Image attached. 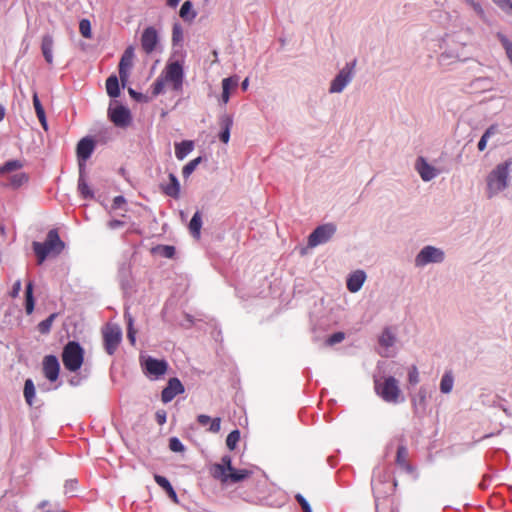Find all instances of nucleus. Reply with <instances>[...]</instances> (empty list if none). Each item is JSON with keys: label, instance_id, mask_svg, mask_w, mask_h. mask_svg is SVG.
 <instances>
[{"label": "nucleus", "instance_id": "f03ea898", "mask_svg": "<svg viewBox=\"0 0 512 512\" xmlns=\"http://www.w3.org/2000/svg\"><path fill=\"white\" fill-rule=\"evenodd\" d=\"M512 165V159L498 164L487 176V193L491 198L497 193L503 191L508 186L509 169Z\"/></svg>", "mask_w": 512, "mask_h": 512}, {"label": "nucleus", "instance_id": "e2e57ef3", "mask_svg": "<svg viewBox=\"0 0 512 512\" xmlns=\"http://www.w3.org/2000/svg\"><path fill=\"white\" fill-rule=\"evenodd\" d=\"M33 105L35 109L42 107V104L36 92L33 94Z\"/></svg>", "mask_w": 512, "mask_h": 512}, {"label": "nucleus", "instance_id": "a211bd4d", "mask_svg": "<svg viewBox=\"0 0 512 512\" xmlns=\"http://www.w3.org/2000/svg\"><path fill=\"white\" fill-rule=\"evenodd\" d=\"M416 169L424 181H430L437 175L436 169L422 157L417 160Z\"/></svg>", "mask_w": 512, "mask_h": 512}, {"label": "nucleus", "instance_id": "1a4fd4ad", "mask_svg": "<svg viewBox=\"0 0 512 512\" xmlns=\"http://www.w3.org/2000/svg\"><path fill=\"white\" fill-rule=\"evenodd\" d=\"M143 371L148 376L158 378L164 375L168 369V363L165 360H159L148 356L141 362Z\"/></svg>", "mask_w": 512, "mask_h": 512}, {"label": "nucleus", "instance_id": "79ce46f5", "mask_svg": "<svg viewBox=\"0 0 512 512\" xmlns=\"http://www.w3.org/2000/svg\"><path fill=\"white\" fill-rule=\"evenodd\" d=\"M240 440V432L239 430L231 431L226 438V445L230 450H234L236 448L237 443Z\"/></svg>", "mask_w": 512, "mask_h": 512}, {"label": "nucleus", "instance_id": "09e8293b", "mask_svg": "<svg viewBox=\"0 0 512 512\" xmlns=\"http://www.w3.org/2000/svg\"><path fill=\"white\" fill-rule=\"evenodd\" d=\"M408 381L412 385H416L419 382V373L416 366H412L408 372Z\"/></svg>", "mask_w": 512, "mask_h": 512}, {"label": "nucleus", "instance_id": "bb28decb", "mask_svg": "<svg viewBox=\"0 0 512 512\" xmlns=\"http://www.w3.org/2000/svg\"><path fill=\"white\" fill-rule=\"evenodd\" d=\"M194 148L193 141L184 140L175 144V155L179 160H183Z\"/></svg>", "mask_w": 512, "mask_h": 512}, {"label": "nucleus", "instance_id": "603ef678", "mask_svg": "<svg viewBox=\"0 0 512 512\" xmlns=\"http://www.w3.org/2000/svg\"><path fill=\"white\" fill-rule=\"evenodd\" d=\"M470 6L471 8L481 17V18H484L485 16V12L482 8V6L480 5V3L476 2L475 0H465Z\"/></svg>", "mask_w": 512, "mask_h": 512}, {"label": "nucleus", "instance_id": "2eb2a0df", "mask_svg": "<svg viewBox=\"0 0 512 512\" xmlns=\"http://www.w3.org/2000/svg\"><path fill=\"white\" fill-rule=\"evenodd\" d=\"M133 57H134V50L132 47H128L124 51V53L121 57V60L119 63V77H120V80L123 85L128 80V77H129L128 70L132 66Z\"/></svg>", "mask_w": 512, "mask_h": 512}, {"label": "nucleus", "instance_id": "9d476101", "mask_svg": "<svg viewBox=\"0 0 512 512\" xmlns=\"http://www.w3.org/2000/svg\"><path fill=\"white\" fill-rule=\"evenodd\" d=\"M444 260V253L433 246L424 247L415 259L416 266H424L428 263H440Z\"/></svg>", "mask_w": 512, "mask_h": 512}, {"label": "nucleus", "instance_id": "c85d7f7f", "mask_svg": "<svg viewBox=\"0 0 512 512\" xmlns=\"http://www.w3.org/2000/svg\"><path fill=\"white\" fill-rule=\"evenodd\" d=\"M251 474H252V472L250 470H247V469L237 470V469L233 468V470L230 471L229 474L226 475L225 478H223V480L226 481L229 479L231 482L237 483V482L247 479L248 477H250Z\"/></svg>", "mask_w": 512, "mask_h": 512}, {"label": "nucleus", "instance_id": "338daca9", "mask_svg": "<svg viewBox=\"0 0 512 512\" xmlns=\"http://www.w3.org/2000/svg\"><path fill=\"white\" fill-rule=\"evenodd\" d=\"M35 112H36L37 118L46 116L43 106L35 109Z\"/></svg>", "mask_w": 512, "mask_h": 512}, {"label": "nucleus", "instance_id": "6e6552de", "mask_svg": "<svg viewBox=\"0 0 512 512\" xmlns=\"http://www.w3.org/2000/svg\"><path fill=\"white\" fill-rule=\"evenodd\" d=\"M356 61L346 64L332 81L329 91L331 93H340L351 81Z\"/></svg>", "mask_w": 512, "mask_h": 512}, {"label": "nucleus", "instance_id": "680f3d73", "mask_svg": "<svg viewBox=\"0 0 512 512\" xmlns=\"http://www.w3.org/2000/svg\"><path fill=\"white\" fill-rule=\"evenodd\" d=\"M107 226L110 229H116V228L124 226V222L121 220H111L107 223Z\"/></svg>", "mask_w": 512, "mask_h": 512}, {"label": "nucleus", "instance_id": "e433bc0d", "mask_svg": "<svg viewBox=\"0 0 512 512\" xmlns=\"http://www.w3.org/2000/svg\"><path fill=\"white\" fill-rule=\"evenodd\" d=\"M125 319L127 321V338L132 345L136 343V330L134 329V319L129 313H125Z\"/></svg>", "mask_w": 512, "mask_h": 512}, {"label": "nucleus", "instance_id": "2f4dec72", "mask_svg": "<svg viewBox=\"0 0 512 512\" xmlns=\"http://www.w3.org/2000/svg\"><path fill=\"white\" fill-rule=\"evenodd\" d=\"M202 227V218L199 211H197L189 223V230L193 237L199 239L200 238V230Z\"/></svg>", "mask_w": 512, "mask_h": 512}, {"label": "nucleus", "instance_id": "f3484780", "mask_svg": "<svg viewBox=\"0 0 512 512\" xmlns=\"http://www.w3.org/2000/svg\"><path fill=\"white\" fill-rule=\"evenodd\" d=\"M408 456L409 453L406 446L400 445L397 449L395 462L401 469L405 470L407 473L412 474L415 472V469L410 464Z\"/></svg>", "mask_w": 512, "mask_h": 512}, {"label": "nucleus", "instance_id": "6e6d98bb", "mask_svg": "<svg viewBox=\"0 0 512 512\" xmlns=\"http://www.w3.org/2000/svg\"><path fill=\"white\" fill-rule=\"evenodd\" d=\"M124 204H126V199L123 196H116L113 199L112 208L120 209Z\"/></svg>", "mask_w": 512, "mask_h": 512}, {"label": "nucleus", "instance_id": "cd10ccee", "mask_svg": "<svg viewBox=\"0 0 512 512\" xmlns=\"http://www.w3.org/2000/svg\"><path fill=\"white\" fill-rule=\"evenodd\" d=\"M412 406L416 414H423L426 410V392L420 389L418 395L412 400Z\"/></svg>", "mask_w": 512, "mask_h": 512}, {"label": "nucleus", "instance_id": "6ab92c4d", "mask_svg": "<svg viewBox=\"0 0 512 512\" xmlns=\"http://www.w3.org/2000/svg\"><path fill=\"white\" fill-rule=\"evenodd\" d=\"M365 279H366V275L363 271H361V270L355 271L347 279V289L352 293L359 291L361 289Z\"/></svg>", "mask_w": 512, "mask_h": 512}, {"label": "nucleus", "instance_id": "5701e85b", "mask_svg": "<svg viewBox=\"0 0 512 512\" xmlns=\"http://www.w3.org/2000/svg\"><path fill=\"white\" fill-rule=\"evenodd\" d=\"M154 480L167 493L168 497L174 503H178V496L167 478H165L164 476L155 474Z\"/></svg>", "mask_w": 512, "mask_h": 512}, {"label": "nucleus", "instance_id": "393cba45", "mask_svg": "<svg viewBox=\"0 0 512 512\" xmlns=\"http://www.w3.org/2000/svg\"><path fill=\"white\" fill-rule=\"evenodd\" d=\"M220 125L223 128L221 133L219 134V139L223 143H228L230 139V130L233 125V119L229 115H223L220 119Z\"/></svg>", "mask_w": 512, "mask_h": 512}, {"label": "nucleus", "instance_id": "dca6fc26", "mask_svg": "<svg viewBox=\"0 0 512 512\" xmlns=\"http://www.w3.org/2000/svg\"><path fill=\"white\" fill-rule=\"evenodd\" d=\"M94 150V142L89 138L81 139L77 144V157L79 159V164L84 162L91 156Z\"/></svg>", "mask_w": 512, "mask_h": 512}, {"label": "nucleus", "instance_id": "a19ab883", "mask_svg": "<svg viewBox=\"0 0 512 512\" xmlns=\"http://www.w3.org/2000/svg\"><path fill=\"white\" fill-rule=\"evenodd\" d=\"M394 342H395V337H394L393 333L389 329H385L379 338V343L382 346L390 347L394 344Z\"/></svg>", "mask_w": 512, "mask_h": 512}, {"label": "nucleus", "instance_id": "864d4df0", "mask_svg": "<svg viewBox=\"0 0 512 512\" xmlns=\"http://www.w3.org/2000/svg\"><path fill=\"white\" fill-rule=\"evenodd\" d=\"M295 499L297 500V502L299 503L304 512H312L310 505L301 494H297L295 496Z\"/></svg>", "mask_w": 512, "mask_h": 512}, {"label": "nucleus", "instance_id": "c756f323", "mask_svg": "<svg viewBox=\"0 0 512 512\" xmlns=\"http://www.w3.org/2000/svg\"><path fill=\"white\" fill-rule=\"evenodd\" d=\"M106 91H107V94L112 98H116L119 96V94H120L119 81L115 75H111L107 78Z\"/></svg>", "mask_w": 512, "mask_h": 512}, {"label": "nucleus", "instance_id": "0eeeda50", "mask_svg": "<svg viewBox=\"0 0 512 512\" xmlns=\"http://www.w3.org/2000/svg\"><path fill=\"white\" fill-rule=\"evenodd\" d=\"M336 232V226L332 223H327L318 226L308 238L309 247H316L320 244L327 242Z\"/></svg>", "mask_w": 512, "mask_h": 512}, {"label": "nucleus", "instance_id": "bf43d9fd", "mask_svg": "<svg viewBox=\"0 0 512 512\" xmlns=\"http://www.w3.org/2000/svg\"><path fill=\"white\" fill-rule=\"evenodd\" d=\"M221 465H224V468L226 469V471L228 470L230 472L233 470L231 458L229 456L222 457Z\"/></svg>", "mask_w": 512, "mask_h": 512}, {"label": "nucleus", "instance_id": "20e7f679", "mask_svg": "<svg viewBox=\"0 0 512 512\" xmlns=\"http://www.w3.org/2000/svg\"><path fill=\"white\" fill-rule=\"evenodd\" d=\"M375 390L384 401L389 403H397L401 394L398 381L392 376L384 378L382 382L375 381Z\"/></svg>", "mask_w": 512, "mask_h": 512}, {"label": "nucleus", "instance_id": "39448f33", "mask_svg": "<svg viewBox=\"0 0 512 512\" xmlns=\"http://www.w3.org/2000/svg\"><path fill=\"white\" fill-rule=\"evenodd\" d=\"M104 349L109 355H113L122 340V330L116 324L108 323L102 329Z\"/></svg>", "mask_w": 512, "mask_h": 512}, {"label": "nucleus", "instance_id": "49530a36", "mask_svg": "<svg viewBox=\"0 0 512 512\" xmlns=\"http://www.w3.org/2000/svg\"><path fill=\"white\" fill-rule=\"evenodd\" d=\"M169 448L173 452H183L184 451V445L176 437L170 438V440H169Z\"/></svg>", "mask_w": 512, "mask_h": 512}, {"label": "nucleus", "instance_id": "aec40b11", "mask_svg": "<svg viewBox=\"0 0 512 512\" xmlns=\"http://www.w3.org/2000/svg\"><path fill=\"white\" fill-rule=\"evenodd\" d=\"M197 422L201 426H207L209 424L208 431L211 433H218L221 429V418H211L208 415L200 414L197 416Z\"/></svg>", "mask_w": 512, "mask_h": 512}, {"label": "nucleus", "instance_id": "b1692460", "mask_svg": "<svg viewBox=\"0 0 512 512\" xmlns=\"http://www.w3.org/2000/svg\"><path fill=\"white\" fill-rule=\"evenodd\" d=\"M238 77H228L222 80V101L227 104L230 99V90L234 89L238 85Z\"/></svg>", "mask_w": 512, "mask_h": 512}, {"label": "nucleus", "instance_id": "7c9ffc66", "mask_svg": "<svg viewBox=\"0 0 512 512\" xmlns=\"http://www.w3.org/2000/svg\"><path fill=\"white\" fill-rule=\"evenodd\" d=\"M22 168L23 163L20 160H9L0 166V175L5 176Z\"/></svg>", "mask_w": 512, "mask_h": 512}, {"label": "nucleus", "instance_id": "58836bf2", "mask_svg": "<svg viewBox=\"0 0 512 512\" xmlns=\"http://www.w3.org/2000/svg\"><path fill=\"white\" fill-rule=\"evenodd\" d=\"M56 317H57V313H52L48 318H46L45 320L41 321L37 325L38 331L41 334H48L50 332V330H51V327H52L53 322L56 319Z\"/></svg>", "mask_w": 512, "mask_h": 512}, {"label": "nucleus", "instance_id": "4c0bfd02", "mask_svg": "<svg viewBox=\"0 0 512 512\" xmlns=\"http://www.w3.org/2000/svg\"><path fill=\"white\" fill-rule=\"evenodd\" d=\"M453 382H454V379H453V375L451 372H446L442 379H441V382H440V390L442 393H449L451 392L452 388H453Z\"/></svg>", "mask_w": 512, "mask_h": 512}, {"label": "nucleus", "instance_id": "4468645a", "mask_svg": "<svg viewBox=\"0 0 512 512\" xmlns=\"http://www.w3.org/2000/svg\"><path fill=\"white\" fill-rule=\"evenodd\" d=\"M110 120L118 127H126L131 122L129 109L124 106H117L109 110Z\"/></svg>", "mask_w": 512, "mask_h": 512}, {"label": "nucleus", "instance_id": "3c124183", "mask_svg": "<svg viewBox=\"0 0 512 512\" xmlns=\"http://www.w3.org/2000/svg\"><path fill=\"white\" fill-rule=\"evenodd\" d=\"M345 338V335L343 332H336L334 334H332L328 339H327V344L328 345H334L336 343H340L341 341H343Z\"/></svg>", "mask_w": 512, "mask_h": 512}, {"label": "nucleus", "instance_id": "a18cd8bd", "mask_svg": "<svg viewBox=\"0 0 512 512\" xmlns=\"http://www.w3.org/2000/svg\"><path fill=\"white\" fill-rule=\"evenodd\" d=\"M165 83H168L165 78L161 75L159 76L156 81L152 85V93L154 95H159L163 92Z\"/></svg>", "mask_w": 512, "mask_h": 512}, {"label": "nucleus", "instance_id": "4d7b16f0", "mask_svg": "<svg viewBox=\"0 0 512 512\" xmlns=\"http://www.w3.org/2000/svg\"><path fill=\"white\" fill-rule=\"evenodd\" d=\"M156 421L159 425L166 423V412L164 410H158L155 414Z\"/></svg>", "mask_w": 512, "mask_h": 512}, {"label": "nucleus", "instance_id": "473e14b6", "mask_svg": "<svg viewBox=\"0 0 512 512\" xmlns=\"http://www.w3.org/2000/svg\"><path fill=\"white\" fill-rule=\"evenodd\" d=\"M497 132H498V126L496 124H493L490 127H488L478 142V145H477L478 150L484 151L487 146L488 139L490 137H492L493 135H495Z\"/></svg>", "mask_w": 512, "mask_h": 512}, {"label": "nucleus", "instance_id": "f704fd0d", "mask_svg": "<svg viewBox=\"0 0 512 512\" xmlns=\"http://www.w3.org/2000/svg\"><path fill=\"white\" fill-rule=\"evenodd\" d=\"M24 398L29 406H32L35 397V386L31 379H27L24 384Z\"/></svg>", "mask_w": 512, "mask_h": 512}, {"label": "nucleus", "instance_id": "69168bd1", "mask_svg": "<svg viewBox=\"0 0 512 512\" xmlns=\"http://www.w3.org/2000/svg\"><path fill=\"white\" fill-rule=\"evenodd\" d=\"M35 112H36L37 118L46 116L43 106L35 109Z\"/></svg>", "mask_w": 512, "mask_h": 512}, {"label": "nucleus", "instance_id": "de8ad7c7", "mask_svg": "<svg viewBox=\"0 0 512 512\" xmlns=\"http://www.w3.org/2000/svg\"><path fill=\"white\" fill-rule=\"evenodd\" d=\"M183 39V30L179 24H175L172 29V42L178 43Z\"/></svg>", "mask_w": 512, "mask_h": 512}, {"label": "nucleus", "instance_id": "a878e982", "mask_svg": "<svg viewBox=\"0 0 512 512\" xmlns=\"http://www.w3.org/2000/svg\"><path fill=\"white\" fill-rule=\"evenodd\" d=\"M80 175L78 180V190L81 194V196L85 199H91L94 197V193L89 187L88 183L86 182L84 176H83V164L80 163V169H79Z\"/></svg>", "mask_w": 512, "mask_h": 512}, {"label": "nucleus", "instance_id": "5fc2aeb1", "mask_svg": "<svg viewBox=\"0 0 512 512\" xmlns=\"http://www.w3.org/2000/svg\"><path fill=\"white\" fill-rule=\"evenodd\" d=\"M213 470H214V476L215 477H226V469L224 468V465H221V464H215L213 466Z\"/></svg>", "mask_w": 512, "mask_h": 512}, {"label": "nucleus", "instance_id": "423d86ee", "mask_svg": "<svg viewBox=\"0 0 512 512\" xmlns=\"http://www.w3.org/2000/svg\"><path fill=\"white\" fill-rule=\"evenodd\" d=\"M168 83L172 84L175 91H181L183 86V66L178 62L168 63L161 74Z\"/></svg>", "mask_w": 512, "mask_h": 512}, {"label": "nucleus", "instance_id": "4be33fe9", "mask_svg": "<svg viewBox=\"0 0 512 512\" xmlns=\"http://www.w3.org/2000/svg\"><path fill=\"white\" fill-rule=\"evenodd\" d=\"M53 37L51 35H44L41 42V51L45 58V61L49 64H53Z\"/></svg>", "mask_w": 512, "mask_h": 512}, {"label": "nucleus", "instance_id": "0e129e2a", "mask_svg": "<svg viewBox=\"0 0 512 512\" xmlns=\"http://www.w3.org/2000/svg\"><path fill=\"white\" fill-rule=\"evenodd\" d=\"M38 120H39V122L41 123V126L43 127V129H44L45 131H47V130H48V125H47L46 116H44V117H40V118H38Z\"/></svg>", "mask_w": 512, "mask_h": 512}, {"label": "nucleus", "instance_id": "7ed1b4c3", "mask_svg": "<svg viewBox=\"0 0 512 512\" xmlns=\"http://www.w3.org/2000/svg\"><path fill=\"white\" fill-rule=\"evenodd\" d=\"M84 361V350L78 342L69 341L63 348L62 362L70 372L78 371Z\"/></svg>", "mask_w": 512, "mask_h": 512}, {"label": "nucleus", "instance_id": "052dcab7", "mask_svg": "<svg viewBox=\"0 0 512 512\" xmlns=\"http://www.w3.org/2000/svg\"><path fill=\"white\" fill-rule=\"evenodd\" d=\"M501 10L507 12V5L510 4V0H492Z\"/></svg>", "mask_w": 512, "mask_h": 512}, {"label": "nucleus", "instance_id": "774afa93", "mask_svg": "<svg viewBox=\"0 0 512 512\" xmlns=\"http://www.w3.org/2000/svg\"><path fill=\"white\" fill-rule=\"evenodd\" d=\"M180 0H167V5L170 7H176Z\"/></svg>", "mask_w": 512, "mask_h": 512}, {"label": "nucleus", "instance_id": "13d9d810", "mask_svg": "<svg viewBox=\"0 0 512 512\" xmlns=\"http://www.w3.org/2000/svg\"><path fill=\"white\" fill-rule=\"evenodd\" d=\"M20 291H21V281L17 280L13 285L12 291L10 292L11 297L16 298L19 295Z\"/></svg>", "mask_w": 512, "mask_h": 512}, {"label": "nucleus", "instance_id": "ddd939ff", "mask_svg": "<svg viewBox=\"0 0 512 512\" xmlns=\"http://www.w3.org/2000/svg\"><path fill=\"white\" fill-rule=\"evenodd\" d=\"M60 365L58 359L54 355H47L43 359V373L44 376L51 382L58 379Z\"/></svg>", "mask_w": 512, "mask_h": 512}, {"label": "nucleus", "instance_id": "9b49d317", "mask_svg": "<svg viewBox=\"0 0 512 512\" xmlns=\"http://www.w3.org/2000/svg\"><path fill=\"white\" fill-rule=\"evenodd\" d=\"M159 41L158 32L154 27H147L141 35V47L146 54H151Z\"/></svg>", "mask_w": 512, "mask_h": 512}, {"label": "nucleus", "instance_id": "72a5a7b5", "mask_svg": "<svg viewBox=\"0 0 512 512\" xmlns=\"http://www.w3.org/2000/svg\"><path fill=\"white\" fill-rule=\"evenodd\" d=\"M28 180H29V177L26 173L17 172L8 178V181H9L8 184L13 188H19L22 185H24L25 183H27Z\"/></svg>", "mask_w": 512, "mask_h": 512}, {"label": "nucleus", "instance_id": "f257e3e1", "mask_svg": "<svg viewBox=\"0 0 512 512\" xmlns=\"http://www.w3.org/2000/svg\"><path fill=\"white\" fill-rule=\"evenodd\" d=\"M32 247L38 264H42L48 256L59 255L64 250L65 243L60 239L57 229H51L43 243L34 241Z\"/></svg>", "mask_w": 512, "mask_h": 512}, {"label": "nucleus", "instance_id": "37998d69", "mask_svg": "<svg viewBox=\"0 0 512 512\" xmlns=\"http://www.w3.org/2000/svg\"><path fill=\"white\" fill-rule=\"evenodd\" d=\"M201 162V157H197L191 161H189L182 169V174L184 178L189 177L193 171L196 169L198 164Z\"/></svg>", "mask_w": 512, "mask_h": 512}, {"label": "nucleus", "instance_id": "c03bdc74", "mask_svg": "<svg viewBox=\"0 0 512 512\" xmlns=\"http://www.w3.org/2000/svg\"><path fill=\"white\" fill-rule=\"evenodd\" d=\"M80 34L87 39L92 37L91 23L88 19H82L79 23Z\"/></svg>", "mask_w": 512, "mask_h": 512}, {"label": "nucleus", "instance_id": "f8f14e48", "mask_svg": "<svg viewBox=\"0 0 512 512\" xmlns=\"http://www.w3.org/2000/svg\"><path fill=\"white\" fill-rule=\"evenodd\" d=\"M184 392V386L178 378H171L167 386L162 390L161 400L164 403L172 401L177 395Z\"/></svg>", "mask_w": 512, "mask_h": 512}, {"label": "nucleus", "instance_id": "c9c22d12", "mask_svg": "<svg viewBox=\"0 0 512 512\" xmlns=\"http://www.w3.org/2000/svg\"><path fill=\"white\" fill-rule=\"evenodd\" d=\"M25 296H26V303H25L26 312H27V314H31L34 310L33 283L32 282L27 283Z\"/></svg>", "mask_w": 512, "mask_h": 512}, {"label": "nucleus", "instance_id": "8fccbe9b", "mask_svg": "<svg viewBox=\"0 0 512 512\" xmlns=\"http://www.w3.org/2000/svg\"><path fill=\"white\" fill-rule=\"evenodd\" d=\"M159 250L161 252V255L166 258H172L175 255V248L174 246L170 245H163L159 247Z\"/></svg>", "mask_w": 512, "mask_h": 512}, {"label": "nucleus", "instance_id": "ea45409f", "mask_svg": "<svg viewBox=\"0 0 512 512\" xmlns=\"http://www.w3.org/2000/svg\"><path fill=\"white\" fill-rule=\"evenodd\" d=\"M179 15L184 20H192L196 16L195 12L192 11V3L190 1H185L182 4Z\"/></svg>", "mask_w": 512, "mask_h": 512}, {"label": "nucleus", "instance_id": "412c9836", "mask_svg": "<svg viewBox=\"0 0 512 512\" xmlns=\"http://www.w3.org/2000/svg\"><path fill=\"white\" fill-rule=\"evenodd\" d=\"M161 187H162L163 192L167 196H170L174 199H177L179 197L180 184H179L177 177L174 174L170 173L169 174V183L162 185Z\"/></svg>", "mask_w": 512, "mask_h": 512}]
</instances>
